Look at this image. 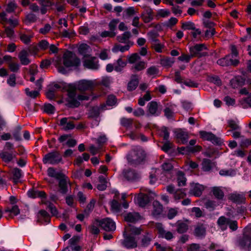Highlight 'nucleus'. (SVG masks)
I'll return each instance as SVG.
<instances>
[{"label":"nucleus","instance_id":"f257e3e1","mask_svg":"<svg viewBox=\"0 0 251 251\" xmlns=\"http://www.w3.org/2000/svg\"><path fill=\"white\" fill-rule=\"evenodd\" d=\"M80 64V60L74 53L67 51L64 53L62 59L59 58L55 61L54 65L59 73L64 74L67 73V68L76 67Z\"/></svg>","mask_w":251,"mask_h":251},{"label":"nucleus","instance_id":"f03ea898","mask_svg":"<svg viewBox=\"0 0 251 251\" xmlns=\"http://www.w3.org/2000/svg\"><path fill=\"white\" fill-rule=\"evenodd\" d=\"M89 99V96L85 94H82L76 96L75 88L73 86H70L68 91V97L66 101L67 104L70 107H77L79 105L78 100H88Z\"/></svg>","mask_w":251,"mask_h":251},{"label":"nucleus","instance_id":"7ed1b4c3","mask_svg":"<svg viewBox=\"0 0 251 251\" xmlns=\"http://www.w3.org/2000/svg\"><path fill=\"white\" fill-rule=\"evenodd\" d=\"M126 248H133L137 246L138 236L141 233V229L134 226H126Z\"/></svg>","mask_w":251,"mask_h":251},{"label":"nucleus","instance_id":"20e7f679","mask_svg":"<svg viewBox=\"0 0 251 251\" xmlns=\"http://www.w3.org/2000/svg\"><path fill=\"white\" fill-rule=\"evenodd\" d=\"M145 157L144 150L141 147L137 146L132 149L127 159L128 162L137 165L143 162Z\"/></svg>","mask_w":251,"mask_h":251},{"label":"nucleus","instance_id":"39448f33","mask_svg":"<svg viewBox=\"0 0 251 251\" xmlns=\"http://www.w3.org/2000/svg\"><path fill=\"white\" fill-rule=\"evenodd\" d=\"M43 162L44 164L49 163L52 165L63 163L61 155L56 151L46 154L43 158Z\"/></svg>","mask_w":251,"mask_h":251},{"label":"nucleus","instance_id":"423d86ee","mask_svg":"<svg viewBox=\"0 0 251 251\" xmlns=\"http://www.w3.org/2000/svg\"><path fill=\"white\" fill-rule=\"evenodd\" d=\"M96 225H99L102 229L107 231H114L116 229L115 223L109 218L97 220Z\"/></svg>","mask_w":251,"mask_h":251},{"label":"nucleus","instance_id":"0eeeda50","mask_svg":"<svg viewBox=\"0 0 251 251\" xmlns=\"http://www.w3.org/2000/svg\"><path fill=\"white\" fill-rule=\"evenodd\" d=\"M200 135L203 139L210 141L214 144L221 145L223 143V139L216 136L210 132L201 131H200Z\"/></svg>","mask_w":251,"mask_h":251},{"label":"nucleus","instance_id":"6e6552de","mask_svg":"<svg viewBox=\"0 0 251 251\" xmlns=\"http://www.w3.org/2000/svg\"><path fill=\"white\" fill-rule=\"evenodd\" d=\"M230 54L226 55L225 57L218 59L217 63L221 66H237L239 63V60L237 59L231 58Z\"/></svg>","mask_w":251,"mask_h":251},{"label":"nucleus","instance_id":"1a4fd4ad","mask_svg":"<svg viewBox=\"0 0 251 251\" xmlns=\"http://www.w3.org/2000/svg\"><path fill=\"white\" fill-rule=\"evenodd\" d=\"M95 86V82L92 80H82L78 82L76 88L80 91L92 90Z\"/></svg>","mask_w":251,"mask_h":251},{"label":"nucleus","instance_id":"9d476101","mask_svg":"<svg viewBox=\"0 0 251 251\" xmlns=\"http://www.w3.org/2000/svg\"><path fill=\"white\" fill-rule=\"evenodd\" d=\"M86 58L83 61V66L87 69L97 70L99 68L98 61L95 57H89Z\"/></svg>","mask_w":251,"mask_h":251},{"label":"nucleus","instance_id":"9b49d317","mask_svg":"<svg viewBox=\"0 0 251 251\" xmlns=\"http://www.w3.org/2000/svg\"><path fill=\"white\" fill-rule=\"evenodd\" d=\"M74 119L73 117L63 118L60 121L59 125L61 126L62 129L64 130L67 131L73 129L75 125L71 119Z\"/></svg>","mask_w":251,"mask_h":251},{"label":"nucleus","instance_id":"f8f14e48","mask_svg":"<svg viewBox=\"0 0 251 251\" xmlns=\"http://www.w3.org/2000/svg\"><path fill=\"white\" fill-rule=\"evenodd\" d=\"M204 188L205 187L203 185L198 183H192L191 184L190 192L192 195L199 197L201 195Z\"/></svg>","mask_w":251,"mask_h":251},{"label":"nucleus","instance_id":"ddd939ff","mask_svg":"<svg viewBox=\"0 0 251 251\" xmlns=\"http://www.w3.org/2000/svg\"><path fill=\"white\" fill-rule=\"evenodd\" d=\"M157 229L159 236L165 238L167 240H170L173 238V235L170 231H166L164 230L163 225L160 223H156L155 225Z\"/></svg>","mask_w":251,"mask_h":251},{"label":"nucleus","instance_id":"4468645a","mask_svg":"<svg viewBox=\"0 0 251 251\" xmlns=\"http://www.w3.org/2000/svg\"><path fill=\"white\" fill-rule=\"evenodd\" d=\"M207 50V48L204 44H197L193 47H191L189 48L190 53L193 56H202L201 52L203 50Z\"/></svg>","mask_w":251,"mask_h":251},{"label":"nucleus","instance_id":"2eb2a0df","mask_svg":"<svg viewBox=\"0 0 251 251\" xmlns=\"http://www.w3.org/2000/svg\"><path fill=\"white\" fill-rule=\"evenodd\" d=\"M239 244L244 249L251 251V236L245 233Z\"/></svg>","mask_w":251,"mask_h":251},{"label":"nucleus","instance_id":"dca6fc26","mask_svg":"<svg viewBox=\"0 0 251 251\" xmlns=\"http://www.w3.org/2000/svg\"><path fill=\"white\" fill-rule=\"evenodd\" d=\"M110 209L111 211L114 213H119L121 212L122 207H126V203L123 202L122 204H121L116 200H112L110 202Z\"/></svg>","mask_w":251,"mask_h":251},{"label":"nucleus","instance_id":"f3484780","mask_svg":"<svg viewBox=\"0 0 251 251\" xmlns=\"http://www.w3.org/2000/svg\"><path fill=\"white\" fill-rule=\"evenodd\" d=\"M28 197L32 198H40L42 199V201L44 203L46 198V195L44 191L32 190L27 192Z\"/></svg>","mask_w":251,"mask_h":251},{"label":"nucleus","instance_id":"a211bd4d","mask_svg":"<svg viewBox=\"0 0 251 251\" xmlns=\"http://www.w3.org/2000/svg\"><path fill=\"white\" fill-rule=\"evenodd\" d=\"M176 105L172 103H168L164 109L165 116L168 119H171L174 116L175 111L176 110Z\"/></svg>","mask_w":251,"mask_h":251},{"label":"nucleus","instance_id":"6ab92c4d","mask_svg":"<svg viewBox=\"0 0 251 251\" xmlns=\"http://www.w3.org/2000/svg\"><path fill=\"white\" fill-rule=\"evenodd\" d=\"M148 112L150 115L158 116L160 112L158 111V105L155 101H151L148 104Z\"/></svg>","mask_w":251,"mask_h":251},{"label":"nucleus","instance_id":"aec40b11","mask_svg":"<svg viewBox=\"0 0 251 251\" xmlns=\"http://www.w3.org/2000/svg\"><path fill=\"white\" fill-rule=\"evenodd\" d=\"M232 137L234 139L241 138V145H248L249 144H251V141L250 142L248 139H245L244 136L241 135V132L239 130H232Z\"/></svg>","mask_w":251,"mask_h":251},{"label":"nucleus","instance_id":"412c9836","mask_svg":"<svg viewBox=\"0 0 251 251\" xmlns=\"http://www.w3.org/2000/svg\"><path fill=\"white\" fill-rule=\"evenodd\" d=\"M141 17L145 23H148L151 22L153 19L152 10L151 9H147L141 15Z\"/></svg>","mask_w":251,"mask_h":251},{"label":"nucleus","instance_id":"4be33fe9","mask_svg":"<svg viewBox=\"0 0 251 251\" xmlns=\"http://www.w3.org/2000/svg\"><path fill=\"white\" fill-rule=\"evenodd\" d=\"M202 170L204 172H209L215 166L214 162L208 159H203L202 162Z\"/></svg>","mask_w":251,"mask_h":251},{"label":"nucleus","instance_id":"5701e85b","mask_svg":"<svg viewBox=\"0 0 251 251\" xmlns=\"http://www.w3.org/2000/svg\"><path fill=\"white\" fill-rule=\"evenodd\" d=\"M160 171L157 169L153 168L151 169L149 176V182L151 185H155L156 184L157 181V176L159 175Z\"/></svg>","mask_w":251,"mask_h":251},{"label":"nucleus","instance_id":"b1692460","mask_svg":"<svg viewBox=\"0 0 251 251\" xmlns=\"http://www.w3.org/2000/svg\"><path fill=\"white\" fill-rule=\"evenodd\" d=\"M139 83L138 77L137 75H132L127 85V89L129 91L135 90Z\"/></svg>","mask_w":251,"mask_h":251},{"label":"nucleus","instance_id":"393cba45","mask_svg":"<svg viewBox=\"0 0 251 251\" xmlns=\"http://www.w3.org/2000/svg\"><path fill=\"white\" fill-rule=\"evenodd\" d=\"M6 14L5 12L0 13V21L1 23L6 22L10 24L13 27H15L18 24V22L16 19H7L6 18Z\"/></svg>","mask_w":251,"mask_h":251},{"label":"nucleus","instance_id":"a878e982","mask_svg":"<svg viewBox=\"0 0 251 251\" xmlns=\"http://www.w3.org/2000/svg\"><path fill=\"white\" fill-rule=\"evenodd\" d=\"M116 99L114 96L113 95H110L109 96L107 100H106V105H101L99 109V110H104L105 109H108L107 108H106L107 106H112L116 104Z\"/></svg>","mask_w":251,"mask_h":251},{"label":"nucleus","instance_id":"bb28decb","mask_svg":"<svg viewBox=\"0 0 251 251\" xmlns=\"http://www.w3.org/2000/svg\"><path fill=\"white\" fill-rule=\"evenodd\" d=\"M28 55V53L25 50H23L20 52L19 58L22 65H27L29 64L30 61L27 57Z\"/></svg>","mask_w":251,"mask_h":251},{"label":"nucleus","instance_id":"cd10ccee","mask_svg":"<svg viewBox=\"0 0 251 251\" xmlns=\"http://www.w3.org/2000/svg\"><path fill=\"white\" fill-rule=\"evenodd\" d=\"M142 219L141 216L138 213L132 212L126 214V222L135 223Z\"/></svg>","mask_w":251,"mask_h":251},{"label":"nucleus","instance_id":"c85d7f7f","mask_svg":"<svg viewBox=\"0 0 251 251\" xmlns=\"http://www.w3.org/2000/svg\"><path fill=\"white\" fill-rule=\"evenodd\" d=\"M153 210L152 214L157 217L159 215L163 210V206L158 201H154L153 202Z\"/></svg>","mask_w":251,"mask_h":251},{"label":"nucleus","instance_id":"c756f323","mask_svg":"<svg viewBox=\"0 0 251 251\" xmlns=\"http://www.w3.org/2000/svg\"><path fill=\"white\" fill-rule=\"evenodd\" d=\"M229 222H230V219H227L224 216H221L219 218L217 223L222 230H224L227 228Z\"/></svg>","mask_w":251,"mask_h":251},{"label":"nucleus","instance_id":"7c9ffc66","mask_svg":"<svg viewBox=\"0 0 251 251\" xmlns=\"http://www.w3.org/2000/svg\"><path fill=\"white\" fill-rule=\"evenodd\" d=\"M237 174V170L233 169H222L219 172V174L221 176H234Z\"/></svg>","mask_w":251,"mask_h":251},{"label":"nucleus","instance_id":"2f4dec72","mask_svg":"<svg viewBox=\"0 0 251 251\" xmlns=\"http://www.w3.org/2000/svg\"><path fill=\"white\" fill-rule=\"evenodd\" d=\"M212 192L213 195L218 200H222L224 197V194L221 188L219 187H213L212 188Z\"/></svg>","mask_w":251,"mask_h":251},{"label":"nucleus","instance_id":"473e14b6","mask_svg":"<svg viewBox=\"0 0 251 251\" xmlns=\"http://www.w3.org/2000/svg\"><path fill=\"white\" fill-rule=\"evenodd\" d=\"M5 213L8 214V216L12 218L13 216H17L20 213V209L17 205H14L11 209H7L5 210Z\"/></svg>","mask_w":251,"mask_h":251},{"label":"nucleus","instance_id":"72a5a7b5","mask_svg":"<svg viewBox=\"0 0 251 251\" xmlns=\"http://www.w3.org/2000/svg\"><path fill=\"white\" fill-rule=\"evenodd\" d=\"M201 149V147L200 146H195L193 147H181L179 148V152H181L182 154L185 153L187 151L189 152H196L200 151Z\"/></svg>","mask_w":251,"mask_h":251},{"label":"nucleus","instance_id":"f704fd0d","mask_svg":"<svg viewBox=\"0 0 251 251\" xmlns=\"http://www.w3.org/2000/svg\"><path fill=\"white\" fill-rule=\"evenodd\" d=\"M205 234V228L203 225L197 226L195 229V235L198 237H203Z\"/></svg>","mask_w":251,"mask_h":251},{"label":"nucleus","instance_id":"c9c22d12","mask_svg":"<svg viewBox=\"0 0 251 251\" xmlns=\"http://www.w3.org/2000/svg\"><path fill=\"white\" fill-rule=\"evenodd\" d=\"M90 50L89 46L86 44H81L78 48L79 52L85 57L89 56V53Z\"/></svg>","mask_w":251,"mask_h":251},{"label":"nucleus","instance_id":"e433bc0d","mask_svg":"<svg viewBox=\"0 0 251 251\" xmlns=\"http://www.w3.org/2000/svg\"><path fill=\"white\" fill-rule=\"evenodd\" d=\"M149 198L146 195L138 196L137 198V202L141 207H144L149 202Z\"/></svg>","mask_w":251,"mask_h":251},{"label":"nucleus","instance_id":"4c0bfd02","mask_svg":"<svg viewBox=\"0 0 251 251\" xmlns=\"http://www.w3.org/2000/svg\"><path fill=\"white\" fill-rule=\"evenodd\" d=\"M48 175L49 176L54 177L56 179H61L63 176L62 174L57 172L53 168H49L48 169Z\"/></svg>","mask_w":251,"mask_h":251},{"label":"nucleus","instance_id":"58836bf2","mask_svg":"<svg viewBox=\"0 0 251 251\" xmlns=\"http://www.w3.org/2000/svg\"><path fill=\"white\" fill-rule=\"evenodd\" d=\"M241 104L244 108H251V93L241 100Z\"/></svg>","mask_w":251,"mask_h":251},{"label":"nucleus","instance_id":"ea45409f","mask_svg":"<svg viewBox=\"0 0 251 251\" xmlns=\"http://www.w3.org/2000/svg\"><path fill=\"white\" fill-rule=\"evenodd\" d=\"M176 135L178 139L181 140V141L183 142H186L188 139V135L187 133L181 129L177 130L176 131Z\"/></svg>","mask_w":251,"mask_h":251},{"label":"nucleus","instance_id":"a19ab883","mask_svg":"<svg viewBox=\"0 0 251 251\" xmlns=\"http://www.w3.org/2000/svg\"><path fill=\"white\" fill-rule=\"evenodd\" d=\"M158 36V32L155 30L151 31L147 33L148 38L151 44L159 41L157 39Z\"/></svg>","mask_w":251,"mask_h":251},{"label":"nucleus","instance_id":"79ce46f5","mask_svg":"<svg viewBox=\"0 0 251 251\" xmlns=\"http://www.w3.org/2000/svg\"><path fill=\"white\" fill-rule=\"evenodd\" d=\"M177 181L179 186H184L186 184V179L184 174L181 171L177 173Z\"/></svg>","mask_w":251,"mask_h":251},{"label":"nucleus","instance_id":"37998d69","mask_svg":"<svg viewBox=\"0 0 251 251\" xmlns=\"http://www.w3.org/2000/svg\"><path fill=\"white\" fill-rule=\"evenodd\" d=\"M177 231L178 233H182L186 232L188 229L187 225L183 222L178 221L176 224Z\"/></svg>","mask_w":251,"mask_h":251},{"label":"nucleus","instance_id":"c03bdc74","mask_svg":"<svg viewBox=\"0 0 251 251\" xmlns=\"http://www.w3.org/2000/svg\"><path fill=\"white\" fill-rule=\"evenodd\" d=\"M59 179L60 181L59 185L61 192V193L65 194L67 192V178H64L63 176L62 178Z\"/></svg>","mask_w":251,"mask_h":251},{"label":"nucleus","instance_id":"a18cd8bd","mask_svg":"<svg viewBox=\"0 0 251 251\" xmlns=\"http://www.w3.org/2000/svg\"><path fill=\"white\" fill-rule=\"evenodd\" d=\"M219 205V202L213 200H209L205 203V207L210 211L213 210Z\"/></svg>","mask_w":251,"mask_h":251},{"label":"nucleus","instance_id":"49530a36","mask_svg":"<svg viewBox=\"0 0 251 251\" xmlns=\"http://www.w3.org/2000/svg\"><path fill=\"white\" fill-rule=\"evenodd\" d=\"M146 66V63L145 61L139 60L132 66V69L135 71H140L144 70Z\"/></svg>","mask_w":251,"mask_h":251},{"label":"nucleus","instance_id":"de8ad7c7","mask_svg":"<svg viewBox=\"0 0 251 251\" xmlns=\"http://www.w3.org/2000/svg\"><path fill=\"white\" fill-rule=\"evenodd\" d=\"M126 66V64L122 59V58H119L116 63L114 64V69L117 72H121L124 69Z\"/></svg>","mask_w":251,"mask_h":251},{"label":"nucleus","instance_id":"09e8293b","mask_svg":"<svg viewBox=\"0 0 251 251\" xmlns=\"http://www.w3.org/2000/svg\"><path fill=\"white\" fill-rule=\"evenodd\" d=\"M0 156L5 162H10L14 157L15 155L12 153L3 152L0 154Z\"/></svg>","mask_w":251,"mask_h":251},{"label":"nucleus","instance_id":"8fccbe9b","mask_svg":"<svg viewBox=\"0 0 251 251\" xmlns=\"http://www.w3.org/2000/svg\"><path fill=\"white\" fill-rule=\"evenodd\" d=\"M129 137L133 140H137L140 138L143 142H146L148 141V138L143 134H140L139 135L135 132H131L128 134Z\"/></svg>","mask_w":251,"mask_h":251},{"label":"nucleus","instance_id":"3c124183","mask_svg":"<svg viewBox=\"0 0 251 251\" xmlns=\"http://www.w3.org/2000/svg\"><path fill=\"white\" fill-rule=\"evenodd\" d=\"M12 173L14 182H18L19 179L22 176L21 170L18 168H15L13 169Z\"/></svg>","mask_w":251,"mask_h":251},{"label":"nucleus","instance_id":"603ef678","mask_svg":"<svg viewBox=\"0 0 251 251\" xmlns=\"http://www.w3.org/2000/svg\"><path fill=\"white\" fill-rule=\"evenodd\" d=\"M162 169L165 172L163 173V175L166 176H168L170 175L169 171L171 170L173 168V165L171 163L166 162L162 164Z\"/></svg>","mask_w":251,"mask_h":251},{"label":"nucleus","instance_id":"864d4df0","mask_svg":"<svg viewBox=\"0 0 251 251\" xmlns=\"http://www.w3.org/2000/svg\"><path fill=\"white\" fill-rule=\"evenodd\" d=\"M137 11L133 6H129L126 8V18L129 17H134L136 15Z\"/></svg>","mask_w":251,"mask_h":251},{"label":"nucleus","instance_id":"5fc2aeb1","mask_svg":"<svg viewBox=\"0 0 251 251\" xmlns=\"http://www.w3.org/2000/svg\"><path fill=\"white\" fill-rule=\"evenodd\" d=\"M140 60V57L137 53H133L128 57V62L131 64H135Z\"/></svg>","mask_w":251,"mask_h":251},{"label":"nucleus","instance_id":"6e6d98bb","mask_svg":"<svg viewBox=\"0 0 251 251\" xmlns=\"http://www.w3.org/2000/svg\"><path fill=\"white\" fill-rule=\"evenodd\" d=\"M160 135L163 136V139L164 140H168L169 138V132L166 127L163 126L160 129Z\"/></svg>","mask_w":251,"mask_h":251},{"label":"nucleus","instance_id":"4d7b16f0","mask_svg":"<svg viewBox=\"0 0 251 251\" xmlns=\"http://www.w3.org/2000/svg\"><path fill=\"white\" fill-rule=\"evenodd\" d=\"M126 128L130 126H134L135 128L137 129L138 128L140 125L139 123H138L137 122L134 121L131 119H126Z\"/></svg>","mask_w":251,"mask_h":251},{"label":"nucleus","instance_id":"13d9d810","mask_svg":"<svg viewBox=\"0 0 251 251\" xmlns=\"http://www.w3.org/2000/svg\"><path fill=\"white\" fill-rule=\"evenodd\" d=\"M110 53V50L103 49L101 50L99 54V57L101 60H106L109 59V54Z\"/></svg>","mask_w":251,"mask_h":251},{"label":"nucleus","instance_id":"bf43d9fd","mask_svg":"<svg viewBox=\"0 0 251 251\" xmlns=\"http://www.w3.org/2000/svg\"><path fill=\"white\" fill-rule=\"evenodd\" d=\"M185 196L186 193L184 190H177L174 194L175 199L177 201L183 198Z\"/></svg>","mask_w":251,"mask_h":251},{"label":"nucleus","instance_id":"052dcab7","mask_svg":"<svg viewBox=\"0 0 251 251\" xmlns=\"http://www.w3.org/2000/svg\"><path fill=\"white\" fill-rule=\"evenodd\" d=\"M44 203L47 205L49 210H50L51 213L52 214V215L53 216H57V214H58L57 210L56 208L52 204H51L50 202H46V201H45V202Z\"/></svg>","mask_w":251,"mask_h":251},{"label":"nucleus","instance_id":"680f3d73","mask_svg":"<svg viewBox=\"0 0 251 251\" xmlns=\"http://www.w3.org/2000/svg\"><path fill=\"white\" fill-rule=\"evenodd\" d=\"M170 14V11L167 9H159L157 10L156 16L164 18L168 16Z\"/></svg>","mask_w":251,"mask_h":251},{"label":"nucleus","instance_id":"e2e57ef3","mask_svg":"<svg viewBox=\"0 0 251 251\" xmlns=\"http://www.w3.org/2000/svg\"><path fill=\"white\" fill-rule=\"evenodd\" d=\"M44 111L48 114H53L55 111L54 107L50 103L45 104L44 107Z\"/></svg>","mask_w":251,"mask_h":251},{"label":"nucleus","instance_id":"0e129e2a","mask_svg":"<svg viewBox=\"0 0 251 251\" xmlns=\"http://www.w3.org/2000/svg\"><path fill=\"white\" fill-rule=\"evenodd\" d=\"M158 73L157 69L155 66H151L147 69V73L148 75L154 76Z\"/></svg>","mask_w":251,"mask_h":251},{"label":"nucleus","instance_id":"69168bd1","mask_svg":"<svg viewBox=\"0 0 251 251\" xmlns=\"http://www.w3.org/2000/svg\"><path fill=\"white\" fill-rule=\"evenodd\" d=\"M151 44L156 52H161L162 51V49L164 48V45L162 44L159 41L154 42Z\"/></svg>","mask_w":251,"mask_h":251},{"label":"nucleus","instance_id":"338daca9","mask_svg":"<svg viewBox=\"0 0 251 251\" xmlns=\"http://www.w3.org/2000/svg\"><path fill=\"white\" fill-rule=\"evenodd\" d=\"M160 63L164 66H171L174 63V61L172 58H166L162 59L160 61Z\"/></svg>","mask_w":251,"mask_h":251},{"label":"nucleus","instance_id":"774afa93","mask_svg":"<svg viewBox=\"0 0 251 251\" xmlns=\"http://www.w3.org/2000/svg\"><path fill=\"white\" fill-rule=\"evenodd\" d=\"M182 27L184 29L192 30L195 29V25L193 23L189 21L185 23H183L182 24Z\"/></svg>","mask_w":251,"mask_h":251}]
</instances>
